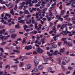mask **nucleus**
Segmentation results:
<instances>
[{
  "label": "nucleus",
  "mask_w": 75,
  "mask_h": 75,
  "mask_svg": "<svg viewBox=\"0 0 75 75\" xmlns=\"http://www.w3.org/2000/svg\"><path fill=\"white\" fill-rule=\"evenodd\" d=\"M25 49L27 50H30L32 49V46L30 45L26 46L25 47Z\"/></svg>",
  "instance_id": "5"
},
{
  "label": "nucleus",
  "mask_w": 75,
  "mask_h": 75,
  "mask_svg": "<svg viewBox=\"0 0 75 75\" xmlns=\"http://www.w3.org/2000/svg\"><path fill=\"white\" fill-rule=\"evenodd\" d=\"M36 51L38 53H40V54H42V53L44 52V50H42L41 49V48L40 47L36 49Z\"/></svg>",
  "instance_id": "1"
},
{
  "label": "nucleus",
  "mask_w": 75,
  "mask_h": 75,
  "mask_svg": "<svg viewBox=\"0 0 75 75\" xmlns=\"http://www.w3.org/2000/svg\"><path fill=\"white\" fill-rule=\"evenodd\" d=\"M44 69V66L43 65H40L38 66V69L40 70H42Z\"/></svg>",
  "instance_id": "12"
},
{
  "label": "nucleus",
  "mask_w": 75,
  "mask_h": 75,
  "mask_svg": "<svg viewBox=\"0 0 75 75\" xmlns=\"http://www.w3.org/2000/svg\"><path fill=\"white\" fill-rule=\"evenodd\" d=\"M54 55H57L58 54H60V55H62V54L60 52H58V51H55L54 53H52Z\"/></svg>",
  "instance_id": "6"
},
{
  "label": "nucleus",
  "mask_w": 75,
  "mask_h": 75,
  "mask_svg": "<svg viewBox=\"0 0 75 75\" xmlns=\"http://www.w3.org/2000/svg\"><path fill=\"white\" fill-rule=\"evenodd\" d=\"M23 57L24 59H27V57L25 56H23Z\"/></svg>",
  "instance_id": "53"
},
{
  "label": "nucleus",
  "mask_w": 75,
  "mask_h": 75,
  "mask_svg": "<svg viewBox=\"0 0 75 75\" xmlns=\"http://www.w3.org/2000/svg\"><path fill=\"white\" fill-rule=\"evenodd\" d=\"M24 7V6L23 5H22L21 6H19V9H22L23 8V7Z\"/></svg>",
  "instance_id": "37"
},
{
  "label": "nucleus",
  "mask_w": 75,
  "mask_h": 75,
  "mask_svg": "<svg viewBox=\"0 0 75 75\" xmlns=\"http://www.w3.org/2000/svg\"><path fill=\"white\" fill-rule=\"evenodd\" d=\"M17 8V5H16L15 6V7L14 8V9L15 10H16Z\"/></svg>",
  "instance_id": "40"
},
{
  "label": "nucleus",
  "mask_w": 75,
  "mask_h": 75,
  "mask_svg": "<svg viewBox=\"0 0 75 75\" xmlns=\"http://www.w3.org/2000/svg\"><path fill=\"white\" fill-rule=\"evenodd\" d=\"M57 47V45H56L52 44L50 46V48H55Z\"/></svg>",
  "instance_id": "7"
},
{
  "label": "nucleus",
  "mask_w": 75,
  "mask_h": 75,
  "mask_svg": "<svg viewBox=\"0 0 75 75\" xmlns=\"http://www.w3.org/2000/svg\"><path fill=\"white\" fill-rule=\"evenodd\" d=\"M33 1H32V3H37V0H33Z\"/></svg>",
  "instance_id": "41"
},
{
  "label": "nucleus",
  "mask_w": 75,
  "mask_h": 75,
  "mask_svg": "<svg viewBox=\"0 0 75 75\" xmlns=\"http://www.w3.org/2000/svg\"><path fill=\"white\" fill-rule=\"evenodd\" d=\"M4 27V26H0V29H2V28H3Z\"/></svg>",
  "instance_id": "55"
},
{
  "label": "nucleus",
  "mask_w": 75,
  "mask_h": 75,
  "mask_svg": "<svg viewBox=\"0 0 75 75\" xmlns=\"http://www.w3.org/2000/svg\"><path fill=\"white\" fill-rule=\"evenodd\" d=\"M32 34H36L37 33V31H33L31 32Z\"/></svg>",
  "instance_id": "28"
},
{
  "label": "nucleus",
  "mask_w": 75,
  "mask_h": 75,
  "mask_svg": "<svg viewBox=\"0 0 75 75\" xmlns=\"http://www.w3.org/2000/svg\"><path fill=\"white\" fill-rule=\"evenodd\" d=\"M72 20H73V21H75V18L74 17L72 18Z\"/></svg>",
  "instance_id": "64"
},
{
  "label": "nucleus",
  "mask_w": 75,
  "mask_h": 75,
  "mask_svg": "<svg viewBox=\"0 0 75 75\" xmlns=\"http://www.w3.org/2000/svg\"><path fill=\"white\" fill-rule=\"evenodd\" d=\"M34 70L35 72H37V71H38V69L36 68H35L34 69Z\"/></svg>",
  "instance_id": "45"
},
{
  "label": "nucleus",
  "mask_w": 75,
  "mask_h": 75,
  "mask_svg": "<svg viewBox=\"0 0 75 75\" xmlns=\"http://www.w3.org/2000/svg\"><path fill=\"white\" fill-rule=\"evenodd\" d=\"M74 52H71V54H70V56H75V54H72V53H73Z\"/></svg>",
  "instance_id": "50"
},
{
  "label": "nucleus",
  "mask_w": 75,
  "mask_h": 75,
  "mask_svg": "<svg viewBox=\"0 0 75 75\" xmlns=\"http://www.w3.org/2000/svg\"><path fill=\"white\" fill-rule=\"evenodd\" d=\"M0 3L1 4H6V2L3 1L2 0H0Z\"/></svg>",
  "instance_id": "26"
},
{
  "label": "nucleus",
  "mask_w": 75,
  "mask_h": 75,
  "mask_svg": "<svg viewBox=\"0 0 75 75\" xmlns=\"http://www.w3.org/2000/svg\"><path fill=\"white\" fill-rule=\"evenodd\" d=\"M62 65H66V63L64 62H63L62 63Z\"/></svg>",
  "instance_id": "58"
},
{
  "label": "nucleus",
  "mask_w": 75,
  "mask_h": 75,
  "mask_svg": "<svg viewBox=\"0 0 75 75\" xmlns=\"http://www.w3.org/2000/svg\"><path fill=\"white\" fill-rule=\"evenodd\" d=\"M6 30L5 29H4L3 30H1L0 31V34H2L5 33Z\"/></svg>",
  "instance_id": "14"
},
{
  "label": "nucleus",
  "mask_w": 75,
  "mask_h": 75,
  "mask_svg": "<svg viewBox=\"0 0 75 75\" xmlns=\"http://www.w3.org/2000/svg\"><path fill=\"white\" fill-rule=\"evenodd\" d=\"M45 2H42L41 5L42 6H45Z\"/></svg>",
  "instance_id": "38"
},
{
  "label": "nucleus",
  "mask_w": 75,
  "mask_h": 75,
  "mask_svg": "<svg viewBox=\"0 0 75 75\" xmlns=\"http://www.w3.org/2000/svg\"><path fill=\"white\" fill-rule=\"evenodd\" d=\"M69 15L68 14L64 17V18H66L65 20H67V18L69 17Z\"/></svg>",
  "instance_id": "23"
},
{
  "label": "nucleus",
  "mask_w": 75,
  "mask_h": 75,
  "mask_svg": "<svg viewBox=\"0 0 75 75\" xmlns=\"http://www.w3.org/2000/svg\"><path fill=\"white\" fill-rule=\"evenodd\" d=\"M13 9H12L10 11V13L13 16H14V13L13 12Z\"/></svg>",
  "instance_id": "22"
},
{
  "label": "nucleus",
  "mask_w": 75,
  "mask_h": 75,
  "mask_svg": "<svg viewBox=\"0 0 75 75\" xmlns=\"http://www.w3.org/2000/svg\"><path fill=\"white\" fill-rule=\"evenodd\" d=\"M11 38L14 39L16 38V37H17V35L16 34H12L11 35Z\"/></svg>",
  "instance_id": "10"
},
{
  "label": "nucleus",
  "mask_w": 75,
  "mask_h": 75,
  "mask_svg": "<svg viewBox=\"0 0 75 75\" xmlns=\"http://www.w3.org/2000/svg\"><path fill=\"white\" fill-rule=\"evenodd\" d=\"M61 67L63 69L64 71H65V70H66L65 67H64V66L63 65H62Z\"/></svg>",
  "instance_id": "31"
},
{
  "label": "nucleus",
  "mask_w": 75,
  "mask_h": 75,
  "mask_svg": "<svg viewBox=\"0 0 75 75\" xmlns=\"http://www.w3.org/2000/svg\"><path fill=\"white\" fill-rule=\"evenodd\" d=\"M24 27H25V28H28V26H27L26 25H25L24 26Z\"/></svg>",
  "instance_id": "57"
},
{
  "label": "nucleus",
  "mask_w": 75,
  "mask_h": 75,
  "mask_svg": "<svg viewBox=\"0 0 75 75\" xmlns=\"http://www.w3.org/2000/svg\"><path fill=\"white\" fill-rule=\"evenodd\" d=\"M24 65V62H21L20 64H19V67H22L23 65Z\"/></svg>",
  "instance_id": "24"
},
{
  "label": "nucleus",
  "mask_w": 75,
  "mask_h": 75,
  "mask_svg": "<svg viewBox=\"0 0 75 75\" xmlns=\"http://www.w3.org/2000/svg\"><path fill=\"white\" fill-rule=\"evenodd\" d=\"M62 41H66V40H67V38H63L62 40Z\"/></svg>",
  "instance_id": "49"
},
{
  "label": "nucleus",
  "mask_w": 75,
  "mask_h": 75,
  "mask_svg": "<svg viewBox=\"0 0 75 75\" xmlns=\"http://www.w3.org/2000/svg\"><path fill=\"white\" fill-rule=\"evenodd\" d=\"M52 17H49V18H47V20L48 21H51L52 19H51Z\"/></svg>",
  "instance_id": "39"
},
{
  "label": "nucleus",
  "mask_w": 75,
  "mask_h": 75,
  "mask_svg": "<svg viewBox=\"0 0 75 75\" xmlns=\"http://www.w3.org/2000/svg\"><path fill=\"white\" fill-rule=\"evenodd\" d=\"M72 67H68V69H69L70 70H71V69H72Z\"/></svg>",
  "instance_id": "63"
},
{
  "label": "nucleus",
  "mask_w": 75,
  "mask_h": 75,
  "mask_svg": "<svg viewBox=\"0 0 75 75\" xmlns=\"http://www.w3.org/2000/svg\"><path fill=\"white\" fill-rule=\"evenodd\" d=\"M19 1H20V0H17L15 1V3L16 4H17V3H19Z\"/></svg>",
  "instance_id": "52"
},
{
  "label": "nucleus",
  "mask_w": 75,
  "mask_h": 75,
  "mask_svg": "<svg viewBox=\"0 0 75 75\" xmlns=\"http://www.w3.org/2000/svg\"><path fill=\"white\" fill-rule=\"evenodd\" d=\"M26 41V39H25V38H24L23 39V40L22 41V45H23L24 44H26L27 43V41Z\"/></svg>",
  "instance_id": "13"
},
{
  "label": "nucleus",
  "mask_w": 75,
  "mask_h": 75,
  "mask_svg": "<svg viewBox=\"0 0 75 75\" xmlns=\"http://www.w3.org/2000/svg\"><path fill=\"white\" fill-rule=\"evenodd\" d=\"M49 13V16H50V17H51V16H52V13L51 12H50Z\"/></svg>",
  "instance_id": "44"
},
{
  "label": "nucleus",
  "mask_w": 75,
  "mask_h": 75,
  "mask_svg": "<svg viewBox=\"0 0 75 75\" xmlns=\"http://www.w3.org/2000/svg\"><path fill=\"white\" fill-rule=\"evenodd\" d=\"M64 26H62H62L61 25V26L60 27V30H64Z\"/></svg>",
  "instance_id": "46"
},
{
  "label": "nucleus",
  "mask_w": 75,
  "mask_h": 75,
  "mask_svg": "<svg viewBox=\"0 0 75 75\" xmlns=\"http://www.w3.org/2000/svg\"><path fill=\"white\" fill-rule=\"evenodd\" d=\"M35 6V7H39V6H40V4H36Z\"/></svg>",
  "instance_id": "61"
},
{
  "label": "nucleus",
  "mask_w": 75,
  "mask_h": 75,
  "mask_svg": "<svg viewBox=\"0 0 75 75\" xmlns=\"http://www.w3.org/2000/svg\"><path fill=\"white\" fill-rule=\"evenodd\" d=\"M71 33H72V35H74V34H75V31L72 30L71 31Z\"/></svg>",
  "instance_id": "48"
},
{
  "label": "nucleus",
  "mask_w": 75,
  "mask_h": 75,
  "mask_svg": "<svg viewBox=\"0 0 75 75\" xmlns=\"http://www.w3.org/2000/svg\"><path fill=\"white\" fill-rule=\"evenodd\" d=\"M69 3H73L74 4H75V0H71L69 1Z\"/></svg>",
  "instance_id": "25"
},
{
  "label": "nucleus",
  "mask_w": 75,
  "mask_h": 75,
  "mask_svg": "<svg viewBox=\"0 0 75 75\" xmlns=\"http://www.w3.org/2000/svg\"><path fill=\"white\" fill-rule=\"evenodd\" d=\"M47 52V54H48V56H49V57H51V56H52V54H50V52Z\"/></svg>",
  "instance_id": "34"
},
{
  "label": "nucleus",
  "mask_w": 75,
  "mask_h": 75,
  "mask_svg": "<svg viewBox=\"0 0 75 75\" xmlns=\"http://www.w3.org/2000/svg\"><path fill=\"white\" fill-rule=\"evenodd\" d=\"M10 32L11 33H14L15 32V29H12L10 30Z\"/></svg>",
  "instance_id": "21"
},
{
  "label": "nucleus",
  "mask_w": 75,
  "mask_h": 75,
  "mask_svg": "<svg viewBox=\"0 0 75 75\" xmlns=\"http://www.w3.org/2000/svg\"><path fill=\"white\" fill-rule=\"evenodd\" d=\"M31 64H29L26 65L25 68L26 69L28 70L31 68Z\"/></svg>",
  "instance_id": "4"
},
{
  "label": "nucleus",
  "mask_w": 75,
  "mask_h": 75,
  "mask_svg": "<svg viewBox=\"0 0 75 75\" xmlns=\"http://www.w3.org/2000/svg\"><path fill=\"white\" fill-rule=\"evenodd\" d=\"M39 60L37 59H35L34 60V62L35 63V66H37V65L39 63Z\"/></svg>",
  "instance_id": "3"
},
{
  "label": "nucleus",
  "mask_w": 75,
  "mask_h": 75,
  "mask_svg": "<svg viewBox=\"0 0 75 75\" xmlns=\"http://www.w3.org/2000/svg\"><path fill=\"white\" fill-rule=\"evenodd\" d=\"M4 36H3L2 35H0V38L1 39H2V40H3V39H4Z\"/></svg>",
  "instance_id": "27"
},
{
  "label": "nucleus",
  "mask_w": 75,
  "mask_h": 75,
  "mask_svg": "<svg viewBox=\"0 0 75 75\" xmlns=\"http://www.w3.org/2000/svg\"><path fill=\"white\" fill-rule=\"evenodd\" d=\"M3 64V62H0V68H2V65H1Z\"/></svg>",
  "instance_id": "33"
},
{
  "label": "nucleus",
  "mask_w": 75,
  "mask_h": 75,
  "mask_svg": "<svg viewBox=\"0 0 75 75\" xmlns=\"http://www.w3.org/2000/svg\"><path fill=\"white\" fill-rule=\"evenodd\" d=\"M13 52H16L17 54H18L20 52V51L17 50H13Z\"/></svg>",
  "instance_id": "17"
},
{
  "label": "nucleus",
  "mask_w": 75,
  "mask_h": 75,
  "mask_svg": "<svg viewBox=\"0 0 75 75\" xmlns=\"http://www.w3.org/2000/svg\"><path fill=\"white\" fill-rule=\"evenodd\" d=\"M67 45L68 47L72 46V44L70 42H67Z\"/></svg>",
  "instance_id": "9"
},
{
  "label": "nucleus",
  "mask_w": 75,
  "mask_h": 75,
  "mask_svg": "<svg viewBox=\"0 0 75 75\" xmlns=\"http://www.w3.org/2000/svg\"><path fill=\"white\" fill-rule=\"evenodd\" d=\"M61 42H59L58 43V45L59 46H60L61 45Z\"/></svg>",
  "instance_id": "62"
},
{
  "label": "nucleus",
  "mask_w": 75,
  "mask_h": 75,
  "mask_svg": "<svg viewBox=\"0 0 75 75\" xmlns=\"http://www.w3.org/2000/svg\"><path fill=\"white\" fill-rule=\"evenodd\" d=\"M33 53V52H30L27 53H26L27 55H30L31 54Z\"/></svg>",
  "instance_id": "32"
},
{
  "label": "nucleus",
  "mask_w": 75,
  "mask_h": 75,
  "mask_svg": "<svg viewBox=\"0 0 75 75\" xmlns=\"http://www.w3.org/2000/svg\"><path fill=\"white\" fill-rule=\"evenodd\" d=\"M24 21H25V20H21L20 21H18V22L19 23H22L24 24H25V22Z\"/></svg>",
  "instance_id": "11"
},
{
  "label": "nucleus",
  "mask_w": 75,
  "mask_h": 75,
  "mask_svg": "<svg viewBox=\"0 0 75 75\" xmlns=\"http://www.w3.org/2000/svg\"><path fill=\"white\" fill-rule=\"evenodd\" d=\"M53 32L54 33V34H56V33H57V30L55 29H53Z\"/></svg>",
  "instance_id": "29"
},
{
  "label": "nucleus",
  "mask_w": 75,
  "mask_h": 75,
  "mask_svg": "<svg viewBox=\"0 0 75 75\" xmlns=\"http://www.w3.org/2000/svg\"><path fill=\"white\" fill-rule=\"evenodd\" d=\"M24 14H30V12H28V10H26L24 11Z\"/></svg>",
  "instance_id": "18"
},
{
  "label": "nucleus",
  "mask_w": 75,
  "mask_h": 75,
  "mask_svg": "<svg viewBox=\"0 0 75 75\" xmlns=\"http://www.w3.org/2000/svg\"><path fill=\"white\" fill-rule=\"evenodd\" d=\"M6 44V42H4L1 43V45H4V44Z\"/></svg>",
  "instance_id": "42"
},
{
  "label": "nucleus",
  "mask_w": 75,
  "mask_h": 75,
  "mask_svg": "<svg viewBox=\"0 0 75 75\" xmlns=\"http://www.w3.org/2000/svg\"><path fill=\"white\" fill-rule=\"evenodd\" d=\"M65 13V11L63 10H62L61 11V16H63L64 15V14Z\"/></svg>",
  "instance_id": "20"
},
{
  "label": "nucleus",
  "mask_w": 75,
  "mask_h": 75,
  "mask_svg": "<svg viewBox=\"0 0 75 75\" xmlns=\"http://www.w3.org/2000/svg\"><path fill=\"white\" fill-rule=\"evenodd\" d=\"M47 70L48 71L50 72H51V73H54V72H55V71H52V68L51 67L48 68Z\"/></svg>",
  "instance_id": "8"
},
{
  "label": "nucleus",
  "mask_w": 75,
  "mask_h": 75,
  "mask_svg": "<svg viewBox=\"0 0 75 75\" xmlns=\"http://www.w3.org/2000/svg\"><path fill=\"white\" fill-rule=\"evenodd\" d=\"M60 52H61L62 53H63V52H65V48L60 49Z\"/></svg>",
  "instance_id": "19"
},
{
  "label": "nucleus",
  "mask_w": 75,
  "mask_h": 75,
  "mask_svg": "<svg viewBox=\"0 0 75 75\" xmlns=\"http://www.w3.org/2000/svg\"><path fill=\"white\" fill-rule=\"evenodd\" d=\"M64 60L66 62H69L70 61V58L69 57H66L64 58Z\"/></svg>",
  "instance_id": "2"
},
{
  "label": "nucleus",
  "mask_w": 75,
  "mask_h": 75,
  "mask_svg": "<svg viewBox=\"0 0 75 75\" xmlns=\"http://www.w3.org/2000/svg\"><path fill=\"white\" fill-rule=\"evenodd\" d=\"M0 51L2 52H4V50H3V48H1L0 49Z\"/></svg>",
  "instance_id": "51"
},
{
  "label": "nucleus",
  "mask_w": 75,
  "mask_h": 75,
  "mask_svg": "<svg viewBox=\"0 0 75 75\" xmlns=\"http://www.w3.org/2000/svg\"><path fill=\"white\" fill-rule=\"evenodd\" d=\"M62 26H63V27H67L68 26V25L65 24H63L62 25Z\"/></svg>",
  "instance_id": "35"
},
{
  "label": "nucleus",
  "mask_w": 75,
  "mask_h": 75,
  "mask_svg": "<svg viewBox=\"0 0 75 75\" xmlns=\"http://www.w3.org/2000/svg\"><path fill=\"white\" fill-rule=\"evenodd\" d=\"M33 54H35V55H37V54H38V53H37V52H36V51H34L33 52Z\"/></svg>",
  "instance_id": "47"
},
{
  "label": "nucleus",
  "mask_w": 75,
  "mask_h": 75,
  "mask_svg": "<svg viewBox=\"0 0 75 75\" xmlns=\"http://www.w3.org/2000/svg\"><path fill=\"white\" fill-rule=\"evenodd\" d=\"M42 57L44 58V60L45 62H48V58H45V57H44L43 56H42Z\"/></svg>",
  "instance_id": "15"
},
{
  "label": "nucleus",
  "mask_w": 75,
  "mask_h": 75,
  "mask_svg": "<svg viewBox=\"0 0 75 75\" xmlns=\"http://www.w3.org/2000/svg\"><path fill=\"white\" fill-rule=\"evenodd\" d=\"M13 67H17V65H12L11 66V68H13Z\"/></svg>",
  "instance_id": "43"
},
{
  "label": "nucleus",
  "mask_w": 75,
  "mask_h": 75,
  "mask_svg": "<svg viewBox=\"0 0 75 75\" xmlns=\"http://www.w3.org/2000/svg\"><path fill=\"white\" fill-rule=\"evenodd\" d=\"M71 6H72V7H75V6L74 5V4L72 3L71 4Z\"/></svg>",
  "instance_id": "60"
},
{
  "label": "nucleus",
  "mask_w": 75,
  "mask_h": 75,
  "mask_svg": "<svg viewBox=\"0 0 75 75\" xmlns=\"http://www.w3.org/2000/svg\"><path fill=\"white\" fill-rule=\"evenodd\" d=\"M15 27L16 28H18V29H19V28H20V26H19V25H15Z\"/></svg>",
  "instance_id": "30"
},
{
  "label": "nucleus",
  "mask_w": 75,
  "mask_h": 75,
  "mask_svg": "<svg viewBox=\"0 0 75 75\" xmlns=\"http://www.w3.org/2000/svg\"><path fill=\"white\" fill-rule=\"evenodd\" d=\"M61 27V25L59 24L57 26V28L58 29V28H59Z\"/></svg>",
  "instance_id": "36"
},
{
  "label": "nucleus",
  "mask_w": 75,
  "mask_h": 75,
  "mask_svg": "<svg viewBox=\"0 0 75 75\" xmlns=\"http://www.w3.org/2000/svg\"><path fill=\"white\" fill-rule=\"evenodd\" d=\"M4 74V73L2 71H0V75H3Z\"/></svg>",
  "instance_id": "56"
},
{
  "label": "nucleus",
  "mask_w": 75,
  "mask_h": 75,
  "mask_svg": "<svg viewBox=\"0 0 75 75\" xmlns=\"http://www.w3.org/2000/svg\"><path fill=\"white\" fill-rule=\"evenodd\" d=\"M56 5L57 4L56 3V2H55L54 4H52V6H56Z\"/></svg>",
  "instance_id": "54"
},
{
  "label": "nucleus",
  "mask_w": 75,
  "mask_h": 75,
  "mask_svg": "<svg viewBox=\"0 0 75 75\" xmlns=\"http://www.w3.org/2000/svg\"><path fill=\"white\" fill-rule=\"evenodd\" d=\"M1 10L2 11H3V10H4L6 9V6H3V7H0V10Z\"/></svg>",
  "instance_id": "16"
},
{
  "label": "nucleus",
  "mask_w": 75,
  "mask_h": 75,
  "mask_svg": "<svg viewBox=\"0 0 75 75\" xmlns=\"http://www.w3.org/2000/svg\"><path fill=\"white\" fill-rule=\"evenodd\" d=\"M59 8L61 10H62V5H60L59 7Z\"/></svg>",
  "instance_id": "59"
}]
</instances>
